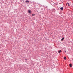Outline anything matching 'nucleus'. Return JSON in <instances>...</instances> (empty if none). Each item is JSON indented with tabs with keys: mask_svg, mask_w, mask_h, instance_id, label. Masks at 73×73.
<instances>
[{
	"mask_svg": "<svg viewBox=\"0 0 73 73\" xmlns=\"http://www.w3.org/2000/svg\"><path fill=\"white\" fill-rule=\"evenodd\" d=\"M64 60H66V57H64Z\"/></svg>",
	"mask_w": 73,
	"mask_h": 73,
	"instance_id": "obj_7",
	"label": "nucleus"
},
{
	"mask_svg": "<svg viewBox=\"0 0 73 73\" xmlns=\"http://www.w3.org/2000/svg\"><path fill=\"white\" fill-rule=\"evenodd\" d=\"M68 6H70V5L69 4L68 5Z\"/></svg>",
	"mask_w": 73,
	"mask_h": 73,
	"instance_id": "obj_10",
	"label": "nucleus"
},
{
	"mask_svg": "<svg viewBox=\"0 0 73 73\" xmlns=\"http://www.w3.org/2000/svg\"><path fill=\"white\" fill-rule=\"evenodd\" d=\"M70 67H72V64H70Z\"/></svg>",
	"mask_w": 73,
	"mask_h": 73,
	"instance_id": "obj_6",
	"label": "nucleus"
},
{
	"mask_svg": "<svg viewBox=\"0 0 73 73\" xmlns=\"http://www.w3.org/2000/svg\"><path fill=\"white\" fill-rule=\"evenodd\" d=\"M60 9H61V10H62V11H63V7H62L60 8Z\"/></svg>",
	"mask_w": 73,
	"mask_h": 73,
	"instance_id": "obj_2",
	"label": "nucleus"
},
{
	"mask_svg": "<svg viewBox=\"0 0 73 73\" xmlns=\"http://www.w3.org/2000/svg\"><path fill=\"white\" fill-rule=\"evenodd\" d=\"M65 52H66V51H65Z\"/></svg>",
	"mask_w": 73,
	"mask_h": 73,
	"instance_id": "obj_11",
	"label": "nucleus"
},
{
	"mask_svg": "<svg viewBox=\"0 0 73 73\" xmlns=\"http://www.w3.org/2000/svg\"><path fill=\"white\" fill-rule=\"evenodd\" d=\"M64 38H63L61 39V40L62 41V40H64Z\"/></svg>",
	"mask_w": 73,
	"mask_h": 73,
	"instance_id": "obj_5",
	"label": "nucleus"
},
{
	"mask_svg": "<svg viewBox=\"0 0 73 73\" xmlns=\"http://www.w3.org/2000/svg\"><path fill=\"white\" fill-rule=\"evenodd\" d=\"M61 52H62L61 50H60L58 51V53H61Z\"/></svg>",
	"mask_w": 73,
	"mask_h": 73,
	"instance_id": "obj_3",
	"label": "nucleus"
},
{
	"mask_svg": "<svg viewBox=\"0 0 73 73\" xmlns=\"http://www.w3.org/2000/svg\"><path fill=\"white\" fill-rule=\"evenodd\" d=\"M69 4V3H66V5H68V4Z\"/></svg>",
	"mask_w": 73,
	"mask_h": 73,
	"instance_id": "obj_8",
	"label": "nucleus"
},
{
	"mask_svg": "<svg viewBox=\"0 0 73 73\" xmlns=\"http://www.w3.org/2000/svg\"><path fill=\"white\" fill-rule=\"evenodd\" d=\"M31 10H28V12L29 13H31Z\"/></svg>",
	"mask_w": 73,
	"mask_h": 73,
	"instance_id": "obj_1",
	"label": "nucleus"
},
{
	"mask_svg": "<svg viewBox=\"0 0 73 73\" xmlns=\"http://www.w3.org/2000/svg\"><path fill=\"white\" fill-rule=\"evenodd\" d=\"M25 2H27V3H29V1L27 0Z\"/></svg>",
	"mask_w": 73,
	"mask_h": 73,
	"instance_id": "obj_4",
	"label": "nucleus"
},
{
	"mask_svg": "<svg viewBox=\"0 0 73 73\" xmlns=\"http://www.w3.org/2000/svg\"><path fill=\"white\" fill-rule=\"evenodd\" d=\"M32 16H34V15H33V14H32Z\"/></svg>",
	"mask_w": 73,
	"mask_h": 73,
	"instance_id": "obj_9",
	"label": "nucleus"
}]
</instances>
